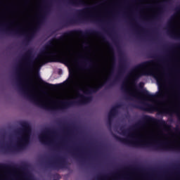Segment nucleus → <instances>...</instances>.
<instances>
[{
  "label": "nucleus",
  "mask_w": 180,
  "mask_h": 180,
  "mask_svg": "<svg viewBox=\"0 0 180 180\" xmlns=\"http://www.w3.org/2000/svg\"><path fill=\"white\" fill-rule=\"evenodd\" d=\"M78 34L82 37H86L88 36L94 35L98 36L103 39L105 43H107L111 50H113L112 45L106 40V38L103 37V34L98 31L94 30H89L82 31L81 30H73L64 32L60 37L57 38H52L46 44L44 50L40 53V56H46V58L44 59V63H61L62 64H66L67 65H71L72 64V58L68 56V55L63 53V51L57 48V46L54 44L57 41H63L67 37H72Z\"/></svg>",
  "instance_id": "nucleus-1"
},
{
  "label": "nucleus",
  "mask_w": 180,
  "mask_h": 180,
  "mask_svg": "<svg viewBox=\"0 0 180 180\" xmlns=\"http://www.w3.org/2000/svg\"><path fill=\"white\" fill-rule=\"evenodd\" d=\"M18 86L19 91H20V92H22V94H23L25 96H27V98L30 99V101L34 102V103H36L37 105H39L41 108H43L44 109H47L48 110H56L57 109H68V108H71V106H75V105H85V103H89V102H91V101H92L93 99L92 96H86L84 94H79V97L80 98V99L78 101H60V105H58L56 107H49L46 104L41 103L34 95L31 94L29 92V89L25 87V85H23V83H22V79H20V74H19V72H18Z\"/></svg>",
  "instance_id": "nucleus-2"
},
{
  "label": "nucleus",
  "mask_w": 180,
  "mask_h": 180,
  "mask_svg": "<svg viewBox=\"0 0 180 180\" xmlns=\"http://www.w3.org/2000/svg\"><path fill=\"white\" fill-rule=\"evenodd\" d=\"M113 136L117 141L133 147L150 148L155 151L158 150H164L165 151H180V147L168 146V143L153 144L150 142L144 143V141H141L139 139H136L134 141H132L129 138H122L116 134H114Z\"/></svg>",
  "instance_id": "nucleus-3"
},
{
  "label": "nucleus",
  "mask_w": 180,
  "mask_h": 180,
  "mask_svg": "<svg viewBox=\"0 0 180 180\" xmlns=\"http://www.w3.org/2000/svg\"><path fill=\"white\" fill-rule=\"evenodd\" d=\"M22 128L15 131L17 134H20V136L18 138V144L15 146H0L1 150L6 153H16L21 150H25L30 143V135L32 134V128L27 122L21 123Z\"/></svg>",
  "instance_id": "nucleus-4"
},
{
  "label": "nucleus",
  "mask_w": 180,
  "mask_h": 180,
  "mask_svg": "<svg viewBox=\"0 0 180 180\" xmlns=\"http://www.w3.org/2000/svg\"><path fill=\"white\" fill-rule=\"evenodd\" d=\"M89 9H94V7H87L84 9L77 10L76 13L77 18H70L63 22L62 27H68V26H72V25H81L86 23V22H96V23H101L102 20L95 19V15Z\"/></svg>",
  "instance_id": "nucleus-5"
},
{
  "label": "nucleus",
  "mask_w": 180,
  "mask_h": 180,
  "mask_svg": "<svg viewBox=\"0 0 180 180\" xmlns=\"http://www.w3.org/2000/svg\"><path fill=\"white\" fill-rule=\"evenodd\" d=\"M147 123H155V124L163 126V127H170L169 125L167 124V122H165V120L162 119L158 120L149 115H144L142 117L141 120L138 121L130 129H124V127H121L120 130V131H122V134L126 136V134H129V132L130 131H136V130L144 129V127L147 126Z\"/></svg>",
  "instance_id": "nucleus-6"
},
{
  "label": "nucleus",
  "mask_w": 180,
  "mask_h": 180,
  "mask_svg": "<svg viewBox=\"0 0 180 180\" xmlns=\"http://www.w3.org/2000/svg\"><path fill=\"white\" fill-rule=\"evenodd\" d=\"M50 12V6L49 4H46L44 7V10L42 13L39 15V19L37 21V27H34L30 33H28L25 35V38L24 39V44L25 45L29 44L30 41H32V39L34 37V34H36V32H37L38 29L46 22L47 19V15Z\"/></svg>",
  "instance_id": "nucleus-7"
},
{
  "label": "nucleus",
  "mask_w": 180,
  "mask_h": 180,
  "mask_svg": "<svg viewBox=\"0 0 180 180\" xmlns=\"http://www.w3.org/2000/svg\"><path fill=\"white\" fill-rule=\"evenodd\" d=\"M68 164V162L65 160V158L58 157L56 158V162L49 163L47 167L51 168V169H63V168H67Z\"/></svg>",
  "instance_id": "nucleus-8"
},
{
  "label": "nucleus",
  "mask_w": 180,
  "mask_h": 180,
  "mask_svg": "<svg viewBox=\"0 0 180 180\" xmlns=\"http://www.w3.org/2000/svg\"><path fill=\"white\" fill-rule=\"evenodd\" d=\"M33 48H30L22 56V60L27 61V66L30 70H32L34 65V61L33 60Z\"/></svg>",
  "instance_id": "nucleus-9"
},
{
  "label": "nucleus",
  "mask_w": 180,
  "mask_h": 180,
  "mask_svg": "<svg viewBox=\"0 0 180 180\" xmlns=\"http://www.w3.org/2000/svg\"><path fill=\"white\" fill-rule=\"evenodd\" d=\"M50 134H56V131L50 129H46L43 134L39 136L40 143L50 146L51 141H49V138H47V136H50Z\"/></svg>",
  "instance_id": "nucleus-10"
},
{
  "label": "nucleus",
  "mask_w": 180,
  "mask_h": 180,
  "mask_svg": "<svg viewBox=\"0 0 180 180\" xmlns=\"http://www.w3.org/2000/svg\"><path fill=\"white\" fill-rule=\"evenodd\" d=\"M124 71H126V65H124V63L120 62L118 73L115 76V78L113 79V81L109 84L108 86H113V85H115L117 81H120V77H123Z\"/></svg>",
  "instance_id": "nucleus-11"
},
{
  "label": "nucleus",
  "mask_w": 180,
  "mask_h": 180,
  "mask_svg": "<svg viewBox=\"0 0 180 180\" xmlns=\"http://www.w3.org/2000/svg\"><path fill=\"white\" fill-rule=\"evenodd\" d=\"M108 82H110V77H108L106 81H105L103 83H100L98 85L95 86L94 87H90L89 89L86 90V92L85 94H88L89 95H91L92 94H96V92H98V91H101Z\"/></svg>",
  "instance_id": "nucleus-12"
},
{
  "label": "nucleus",
  "mask_w": 180,
  "mask_h": 180,
  "mask_svg": "<svg viewBox=\"0 0 180 180\" xmlns=\"http://www.w3.org/2000/svg\"><path fill=\"white\" fill-rule=\"evenodd\" d=\"M79 64L82 70H89V68H92L93 65L92 60L87 57H82L79 60Z\"/></svg>",
  "instance_id": "nucleus-13"
},
{
  "label": "nucleus",
  "mask_w": 180,
  "mask_h": 180,
  "mask_svg": "<svg viewBox=\"0 0 180 180\" xmlns=\"http://www.w3.org/2000/svg\"><path fill=\"white\" fill-rule=\"evenodd\" d=\"M132 107L136 109H141V110H146L147 112L158 110V105L156 104L146 103L145 104V106H141V107L137 105L133 104Z\"/></svg>",
  "instance_id": "nucleus-14"
},
{
  "label": "nucleus",
  "mask_w": 180,
  "mask_h": 180,
  "mask_svg": "<svg viewBox=\"0 0 180 180\" xmlns=\"http://www.w3.org/2000/svg\"><path fill=\"white\" fill-rule=\"evenodd\" d=\"M136 91H137V92H140V94L143 95V96H146V98H148V99H154V98H155L156 96L161 97L162 96V95H164V91H160L158 94V95L151 94H150V92H148V91L146 89H142L141 91H139V89H136Z\"/></svg>",
  "instance_id": "nucleus-15"
},
{
  "label": "nucleus",
  "mask_w": 180,
  "mask_h": 180,
  "mask_svg": "<svg viewBox=\"0 0 180 180\" xmlns=\"http://www.w3.org/2000/svg\"><path fill=\"white\" fill-rule=\"evenodd\" d=\"M121 91H122V92H124L125 94H127V95H126L127 99H131L132 98H137L136 94L130 92V90H129V89L127 88V84H126V83H124L122 84Z\"/></svg>",
  "instance_id": "nucleus-16"
},
{
  "label": "nucleus",
  "mask_w": 180,
  "mask_h": 180,
  "mask_svg": "<svg viewBox=\"0 0 180 180\" xmlns=\"http://www.w3.org/2000/svg\"><path fill=\"white\" fill-rule=\"evenodd\" d=\"M1 26H3V27L6 29V33H7V34H22V32L19 30H9V28H8L9 24H3L1 25Z\"/></svg>",
  "instance_id": "nucleus-17"
},
{
  "label": "nucleus",
  "mask_w": 180,
  "mask_h": 180,
  "mask_svg": "<svg viewBox=\"0 0 180 180\" xmlns=\"http://www.w3.org/2000/svg\"><path fill=\"white\" fill-rule=\"evenodd\" d=\"M152 63H153V61L143 62V63L139 64L138 65H136L133 69V71H139V70H143V68H147V67H148Z\"/></svg>",
  "instance_id": "nucleus-18"
},
{
  "label": "nucleus",
  "mask_w": 180,
  "mask_h": 180,
  "mask_svg": "<svg viewBox=\"0 0 180 180\" xmlns=\"http://www.w3.org/2000/svg\"><path fill=\"white\" fill-rule=\"evenodd\" d=\"M122 105L120 104H117L114 105L108 112V116H111V117H115L116 113H117V109L120 108Z\"/></svg>",
  "instance_id": "nucleus-19"
},
{
  "label": "nucleus",
  "mask_w": 180,
  "mask_h": 180,
  "mask_svg": "<svg viewBox=\"0 0 180 180\" xmlns=\"http://www.w3.org/2000/svg\"><path fill=\"white\" fill-rule=\"evenodd\" d=\"M68 4H70V5H73L74 6H78V5H86V3H85V1L84 0H69Z\"/></svg>",
  "instance_id": "nucleus-20"
},
{
  "label": "nucleus",
  "mask_w": 180,
  "mask_h": 180,
  "mask_svg": "<svg viewBox=\"0 0 180 180\" xmlns=\"http://www.w3.org/2000/svg\"><path fill=\"white\" fill-rule=\"evenodd\" d=\"M73 151L70 152V154H72V157H75V158H77V160H82V156L78 153V151H79V148H74L72 149Z\"/></svg>",
  "instance_id": "nucleus-21"
},
{
  "label": "nucleus",
  "mask_w": 180,
  "mask_h": 180,
  "mask_svg": "<svg viewBox=\"0 0 180 180\" xmlns=\"http://www.w3.org/2000/svg\"><path fill=\"white\" fill-rule=\"evenodd\" d=\"M143 75H153V73L151 72V71L143 70L135 75L134 77L136 78V79H139V78H140V77H143Z\"/></svg>",
  "instance_id": "nucleus-22"
},
{
  "label": "nucleus",
  "mask_w": 180,
  "mask_h": 180,
  "mask_svg": "<svg viewBox=\"0 0 180 180\" xmlns=\"http://www.w3.org/2000/svg\"><path fill=\"white\" fill-rule=\"evenodd\" d=\"M15 165L0 163V169H15Z\"/></svg>",
  "instance_id": "nucleus-23"
},
{
  "label": "nucleus",
  "mask_w": 180,
  "mask_h": 180,
  "mask_svg": "<svg viewBox=\"0 0 180 180\" xmlns=\"http://www.w3.org/2000/svg\"><path fill=\"white\" fill-rule=\"evenodd\" d=\"M162 9H164L162 6H159L160 11L157 13L156 15L153 16V19H156L157 20H158L161 18V15L162 14Z\"/></svg>",
  "instance_id": "nucleus-24"
},
{
  "label": "nucleus",
  "mask_w": 180,
  "mask_h": 180,
  "mask_svg": "<svg viewBox=\"0 0 180 180\" xmlns=\"http://www.w3.org/2000/svg\"><path fill=\"white\" fill-rule=\"evenodd\" d=\"M167 34H169L171 37H173L174 39H180L179 35H178L176 33L171 31L170 30H167Z\"/></svg>",
  "instance_id": "nucleus-25"
},
{
  "label": "nucleus",
  "mask_w": 180,
  "mask_h": 180,
  "mask_svg": "<svg viewBox=\"0 0 180 180\" xmlns=\"http://www.w3.org/2000/svg\"><path fill=\"white\" fill-rule=\"evenodd\" d=\"M42 81V84H44V86H45V88H49V89H54V88H56V84H51L50 83L46 82L43 80Z\"/></svg>",
  "instance_id": "nucleus-26"
},
{
  "label": "nucleus",
  "mask_w": 180,
  "mask_h": 180,
  "mask_svg": "<svg viewBox=\"0 0 180 180\" xmlns=\"http://www.w3.org/2000/svg\"><path fill=\"white\" fill-rule=\"evenodd\" d=\"M151 58H157L158 61H162L163 60H165L166 58H162L160 56H157V55H152Z\"/></svg>",
  "instance_id": "nucleus-27"
},
{
  "label": "nucleus",
  "mask_w": 180,
  "mask_h": 180,
  "mask_svg": "<svg viewBox=\"0 0 180 180\" xmlns=\"http://www.w3.org/2000/svg\"><path fill=\"white\" fill-rule=\"evenodd\" d=\"M75 77V75L74 74V72H70L69 74V81L70 82H72V81H74V78Z\"/></svg>",
  "instance_id": "nucleus-28"
},
{
  "label": "nucleus",
  "mask_w": 180,
  "mask_h": 180,
  "mask_svg": "<svg viewBox=\"0 0 180 180\" xmlns=\"http://www.w3.org/2000/svg\"><path fill=\"white\" fill-rule=\"evenodd\" d=\"M53 180H60L61 179V176H60V174H56L53 175Z\"/></svg>",
  "instance_id": "nucleus-29"
},
{
  "label": "nucleus",
  "mask_w": 180,
  "mask_h": 180,
  "mask_svg": "<svg viewBox=\"0 0 180 180\" xmlns=\"http://www.w3.org/2000/svg\"><path fill=\"white\" fill-rule=\"evenodd\" d=\"M113 119V117L108 115V124L110 126V124H112V120Z\"/></svg>",
  "instance_id": "nucleus-30"
},
{
  "label": "nucleus",
  "mask_w": 180,
  "mask_h": 180,
  "mask_svg": "<svg viewBox=\"0 0 180 180\" xmlns=\"http://www.w3.org/2000/svg\"><path fill=\"white\" fill-rule=\"evenodd\" d=\"M163 113H166L167 115H169V114L172 113V112L170 110L164 109L163 110Z\"/></svg>",
  "instance_id": "nucleus-31"
},
{
  "label": "nucleus",
  "mask_w": 180,
  "mask_h": 180,
  "mask_svg": "<svg viewBox=\"0 0 180 180\" xmlns=\"http://www.w3.org/2000/svg\"><path fill=\"white\" fill-rule=\"evenodd\" d=\"M167 27H169V29H172V21H171V20L168 21Z\"/></svg>",
  "instance_id": "nucleus-32"
},
{
  "label": "nucleus",
  "mask_w": 180,
  "mask_h": 180,
  "mask_svg": "<svg viewBox=\"0 0 180 180\" xmlns=\"http://www.w3.org/2000/svg\"><path fill=\"white\" fill-rule=\"evenodd\" d=\"M114 43L116 46V47H117V49H119V42H117L116 39H114Z\"/></svg>",
  "instance_id": "nucleus-33"
},
{
  "label": "nucleus",
  "mask_w": 180,
  "mask_h": 180,
  "mask_svg": "<svg viewBox=\"0 0 180 180\" xmlns=\"http://www.w3.org/2000/svg\"><path fill=\"white\" fill-rule=\"evenodd\" d=\"M154 77H155V79H157V81H158V79H160V75H158V74H156Z\"/></svg>",
  "instance_id": "nucleus-34"
},
{
  "label": "nucleus",
  "mask_w": 180,
  "mask_h": 180,
  "mask_svg": "<svg viewBox=\"0 0 180 180\" xmlns=\"http://www.w3.org/2000/svg\"><path fill=\"white\" fill-rule=\"evenodd\" d=\"M106 178H108V176H100V179H102V180H105V179H106Z\"/></svg>",
  "instance_id": "nucleus-35"
},
{
  "label": "nucleus",
  "mask_w": 180,
  "mask_h": 180,
  "mask_svg": "<svg viewBox=\"0 0 180 180\" xmlns=\"http://www.w3.org/2000/svg\"><path fill=\"white\" fill-rule=\"evenodd\" d=\"M173 47L175 48V49H178V48L180 47V44H175V45L173 46Z\"/></svg>",
  "instance_id": "nucleus-36"
},
{
  "label": "nucleus",
  "mask_w": 180,
  "mask_h": 180,
  "mask_svg": "<svg viewBox=\"0 0 180 180\" xmlns=\"http://www.w3.org/2000/svg\"><path fill=\"white\" fill-rule=\"evenodd\" d=\"M163 75H164L165 77H169V74L165 73V72L163 74Z\"/></svg>",
  "instance_id": "nucleus-37"
},
{
  "label": "nucleus",
  "mask_w": 180,
  "mask_h": 180,
  "mask_svg": "<svg viewBox=\"0 0 180 180\" xmlns=\"http://www.w3.org/2000/svg\"><path fill=\"white\" fill-rule=\"evenodd\" d=\"M134 136V134H129V137H133Z\"/></svg>",
  "instance_id": "nucleus-38"
},
{
  "label": "nucleus",
  "mask_w": 180,
  "mask_h": 180,
  "mask_svg": "<svg viewBox=\"0 0 180 180\" xmlns=\"http://www.w3.org/2000/svg\"><path fill=\"white\" fill-rule=\"evenodd\" d=\"M176 131H180L179 128H176Z\"/></svg>",
  "instance_id": "nucleus-39"
},
{
  "label": "nucleus",
  "mask_w": 180,
  "mask_h": 180,
  "mask_svg": "<svg viewBox=\"0 0 180 180\" xmlns=\"http://www.w3.org/2000/svg\"><path fill=\"white\" fill-rule=\"evenodd\" d=\"M58 72L59 74H61L63 72V70H60Z\"/></svg>",
  "instance_id": "nucleus-40"
},
{
  "label": "nucleus",
  "mask_w": 180,
  "mask_h": 180,
  "mask_svg": "<svg viewBox=\"0 0 180 180\" xmlns=\"http://www.w3.org/2000/svg\"><path fill=\"white\" fill-rule=\"evenodd\" d=\"M178 119H179V120L180 122V115H178Z\"/></svg>",
  "instance_id": "nucleus-41"
},
{
  "label": "nucleus",
  "mask_w": 180,
  "mask_h": 180,
  "mask_svg": "<svg viewBox=\"0 0 180 180\" xmlns=\"http://www.w3.org/2000/svg\"><path fill=\"white\" fill-rule=\"evenodd\" d=\"M112 67H115V63H112Z\"/></svg>",
  "instance_id": "nucleus-42"
},
{
  "label": "nucleus",
  "mask_w": 180,
  "mask_h": 180,
  "mask_svg": "<svg viewBox=\"0 0 180 180\" xmlns=\"http://www.w3.org/2000/svg\"><path fill=\"white\" fill-rule=\"evenodd\" d=\"M59 124H63V122H59Z\"/></svg>",
  "instance_id": "nucleus-43"
},
{
  "label": "nucleus",
  "mask_w": 180,
  "mask_h": 180,
  "mask_svg": "<svg viewBox=\"0 0 180 180\" xmlns=\"http://www.w3.org/2000/svg\"><path fill=\"white\" fill-rule=\"evenodd\" d=\"M168 2H169L171 0H167Z\"/></svg>",
  "instance_id": "nucleus-44"
},
{
  "label": "nucleus",
  "mask_w": 180,
  "mask_h": 180,
  "mask_svg": "<svg viewBox=\"0 0 180 180\" xmlns=\"http://www.w3.org/2000/svg\"><path fill=\"white\" fill-rule=\"evenodd\" d=\"M172 19H174V16H172Z\"/></svg>",
  "instance_id": "nucleus-45"
},
{
  "label": "nucleus",
  "mask_w": 180,
  "mask_h": 180,
  "mask_svg": "<svg viewBox=\"0 0 180 180\" xmlns=\"http://www.w3.org/2000/svg\"><path fill=\"white\" fill-rule=\"evenodd\" d=\"M54 33H56V32H55V31H53V34H54Z\"/></svg>",
  "instance_id": "nucleus-46"
},
{
  "label": "nucleus",
  "mask_w": 180,
  "mask_h": 180,
  "mask_svg": "<svg viewBox=\"0 0 180 180\" xmlns=\"http://www.w3.org/2000/svg\"><path fill=\"white\" fill-rule=\"evenodd\" d=\"M20 169H23V167H20Z\"/></svg>",
  "instance_id": "nucleus-47"
},
{
  "label": "nucleus",
  "mask_w": 180,
  "mask_h": 180,
  "mask_svg": "<svg viewBox=\"0 0 180 180\" xmlns=\"http://www.w3.org/2000/svg\"><path fill=\"white\" fill-rule=\"evenodd\" d=\"M139 137H141V135H139Z\"/></svg>",
  "instance_id": "nucleus-48"
}]
</instances>
